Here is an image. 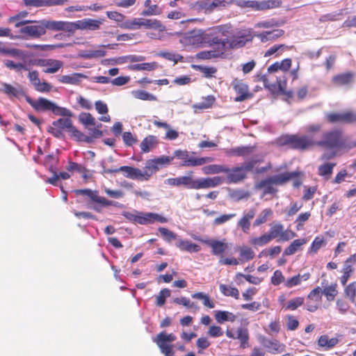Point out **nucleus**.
<instances>
[{
  "label": "nucleus",
  "mask_w": 356,
  "mask_h": 356,
  "mask_svg": "<svg viewBox=\"0 0 356 356\" xmlns=\"http://www.w3.org/2000/svg\"><path fill=\"white\" fill-rule=\"evenodd\" d=\"M175 179L176 186H184L188 189L195 190L214 188L222 184L224 181L221 177L194 179L192 176H181Z\"/></svg>",
  "instance_id": "obj_1"
},
{
  "label": "nucleus",
  "mask_w": 356,
  "mask_h": 356,
  "mask_svg": "<svg viewBox=\"0 0 356 356\" xmlns=\"http://www.w3.org/2000/svg\"><path fill=\"white\" fill-rule=\"evenodd\" d=\"M26 100L37 111H50L58 115L67 117L72 115V112L69 109L60 107L45 98L40 97L37 100H33L31 97H27Z\"/></svg>",
  "instance_id": "obj_2"
},
{
  "label": "nucleus",
  "mask_w": 356,
  "mask_h": 356,
  "mask_svg": "<svg viewBox=\"0 0 356 356\" xmlns=\"http://www.w3.org/2000/svg\"><path fill=\"white\" fill-rule=\"evenodd\" d=\"M15 27H21L19 33L31 39H38L46 34L43 19L40 21H20Z\"/></svg>",
  "instance_id": "obj_3"
},
{
  "label": "nucleus",
  "mask_w": 356,
  "mask_h": 356,
  "mask_svg": "<svg viewBox=\"0 0 356 356\" xmlns=\"http://www.w3.org/2000/svg\"><path fill=\"white\" fill-rule=\"evenodd\" d=\"M234 3L241 8H251L253 10H266L279 8L282 1L280 0H234Z\"/></svg>",
  "instance_id": "obj_4"
},
{
  "label": "nucleus",
  "mask_w": 356,
  "mask_h": 356,
  "mask_svg": "<svg viewBox=\"0 0 356 356\" xmlns=\"http://www.w3.org/2000/svg\"><path fill=\"white\" fill-rule=\"evenodd\" d=\"M194 153L192 152L191 154L186 150L177 149L173 152L172 157H173V159H178L183 161V163L181 164V165L185 167L200 166L207 163H211L214 160L213 157L209 156L196 158L192 155Z\"/></svg>",
  "instance_id": "obj_5"
},
{
  "label": "nucleus",
  "mask_w": 356,
  "mask_h": 356,
  "mask_svg": "<svg viewBox=\"0 0 356 356\" xmlns=\"http://www.w3.org/2000/svg\"><path fill=\"white\" fill-rule=\"evenodd\" d=\"M123 28L129 30H137L141 28L146 29H159L162 30V23L156 19H146V18H134L126 20L122 26Z\"/></svg>",
  "instance_id": "obj_6"
},
{
  "label": "nucleus",
  "mask_w": 356,
  "mask_h": 356,
  "mask_svg": "<svg viewBox=\"0 0 356 356\" xmlns=\"http://www.w3.org/2000/svg\"><path fill=\"white\" fill-rule=\"evenodd\" d=\"M282 144L289 145L293 149L305 150L316 145L312 136L289 135L282 138Z\"/></svg>",
  "instance_id": "obj_7"
},
{
  "label": "nucleus",
  "mask_w": 356,
  "mask_h": 356,
  "mask_svg": "<svg viewBox=\"0 0 356 356\" xmlns=\"http://www.w3.org/2000/svg\"><path fill=\"white\" fill-rule=\"evenodd\" d=\"M177 339L176 336L172 333L161 332L159 333L153 341L156 343L161 353L165 356H174V345L172 343Z\"/></svg>",
  "instance_id": "obj_8"
},
{
  "label": "nucleus",
  "mask_w": 356,
  "mask_h": 356,
  "mask_svg": "<svg viewBox=\"0 0 356 356\" xmlns=\"http://www.w3.org/2000/svg\"><path fill=\"white\" fill-rule=\"evenodd\" d=\"M316 145L329 149L341 147L343 145L341 134L337 130L325 133L321 140L316 141Z\"/></svg>",
  "instance_id": "obj_9"
},
{
  "label": "nucleus",
  "mask_w": 356,
  "mask_h": 356,
  "mask_svg": "<svg viewBox=\"0 0 356 356\" xmlns=\"http://www.w3.org/2000/svg\"><path fill=\"white\" fill-rule=\"evenodd\" d=\"M210 44L215 46L213 49L202 51L199 54V57L202 59H211L213 58L222 57L226 51V44L222 39L218 37H213L210 40Z\"/></svg>",
  "instance_id": "obj_10"
},
{
  "label": "nucleus",
  "mask_w": 356,
  "mask_h": 356,
  "mask_svg": "<svg viewBox=\"0 0 356 356\" xmlns=\"http://www.w3.org/2000/svg\"><path fill=\"white\" fill-rule=\"evenodd\" d=\"M117 44H108L107 45L95 46L92 49L81 50L79 51L78 56L83 59H93L104 57L106 51L105 48L113 49Z\"/></svg>",
  "instance_id": "obj_11"
},
{
  "label": "nucleus",
  "mask_w": 356,
  "mask_h": 356,
  "mask_svg": "<svg viewBox=\"0 0 356 356\" xmlns=\"http://www.w3.org/2000/svg\"><path fill=\"white\" fill-rule=\"evenodd\" d=\"M76 195H82L88 196L90 200L93 202L97 203L104 207L114 206L116 207L118 202L108 200L104 197H101L98 195L97 191H92L91 189H78L74 191Z\"/></svg>",
  "instance_id": "obj_12"
},
{
  "label": "nucleus",
  "mask_w": 356,
  "mask_h": 356,
  "mask_svg": "<svg viewBox=\"0 0 356 356\" xmlns=\"http://www.w3.org/2000/svg\"><path fill=\"white\" fill-rule=\"evenodd\" d=\"M102 23L103 19H94L90 18L72 22V34L79 29L90 31L98 30Z\"/></svg>",
  "instance_id": "obj_13"
},
{
  "label": "nucleus",
  "mask_w": 356,
  "mask_h": 356,
  "mask_svg": "<svg viewBox=\"0 0 356 356\" xmlns=\"http://www.w3.org/2000/svg\"><path fill=\"white\" fill-rule=\"evenodd\" d=\"M43 21L46 33L47 30H49L53 31H63L70 35L72 34V22L56 21L46 19H44Z\"/></svg>",
  "instance_id": "obj_14"
},
{
  "label": "nucleus",
  "mask_w": 356,
  "mask_h": 356,
  "mask_svg": "<svg viewBox=\"0 0 356 356\" xmlns=\"http://www.w3.org/2000/svg\"><path fill=\"white\" fill-rule=\"evenodd\" d=\"M35 64L40 67H46L43 72L47 74L56 73L63 66V63L61 60L51 58L38 59Z\"/></svg>",
  "instance_id": "obj_15"
},
{
  "label": "nucleus",
  "mask_w": 356,
  "mask_h": 356,
  "mask_svg": "<svg viewBox=\"0 0 356 356\" xmlns=\"http://www.w3.org/2000/svg\"><path fill=\"white\" fill-rule=\"evenodd\" d=\"M104 171L108 172H124V176L132 179L144 180L143 171L138 168L130 166H121L119 168H106Z\"/></svg>",
  "instance_id": "obj_16"
},
{
  "label": "nucleus",
  "mask_w": 356,
  "mask_h": 356,
  "mask_svg": "<svg viewBox=\"0 0 356 356\" xmlns=\"http://www.w3.org/2000/svg\"><path fill=\"white\" fill-rule=\"evenodd\" d=\"M227 171H225V173L227 174L226 178L228 184H237L243 181L247 177V175L241 165L232 169L227 167Z\"/></svg>",
  "instance_id": "obj_17"
},
{
  "label": "nucleus",
  "mask_w": 356,
  "mask_h": 356,
  "mask_svg": "<svg viewBox=\"0 0 356 356\" xmlns=\"http://www.w3.org/2000/svg\"><path fill=\"white\" fill-rule=\"evenodd\" d=\"M233 88L238 94L234 98L235 102H243L251 97V94L248 91V86L238 79H234L232 82Z\"/></svg>",
  "instance_id": "obj_18"
},
{
  "label": "nucleus",
  "mask_w": 356,
  "mask_h": 356,
  "mask_svg": "<svg viewBox=\"0 0 356 356\" xmlns=\"http://www.w3.org/2000/svg\"><path fill=\"white\" fill-rule=\"evenodd\" d=\"M193 238L208 245L211 248L212 254L214 255H220L228 248L227 243L224 241L214 239L202 240L197 237H193Z\"/></svg>",
  "instance_id": "obj_19"
},
{
  "label": "nucleus",
  "mask_w": 356,
  "mask_h": 356,
  "mask_svg": "<svg viewBox=\"0 0 356 356\" xmlns=\"http://www.w3.org/2000/svg\"><path fill=\"white\" fill-rule=\"evenodd\" d=\"M326 119L331 123L335 122H353V113L345 112L341 113H332L326 114Z\"/></svg>",
  "instance_id": "obj_20"
},
{
  "label": "nucleus",
  "mask_w": 356,
  "mask_h": 356,
  "mask_svg": "<svg viewBox=\"0 0 356 356\" xmlns=\"http://www.w3.org/2000/svg\"><path fill=\"white\" fill-rule=\"evenodd\" d=\"M256 211L251 209L243 213L242 218L238 220L237 225L241 227L244 233H248L250 227V221L254 217Z\"/></svg>",
  "instance_id": "obj_21"
},
{
  "label": "nucleus",
  "mask_w": 356,
  "mask_h": 356,
  "mask_svg": "<svg viewBox=\"0 0 356 356\" xmlns=\"http://www.w3.org/2000/svg\"><path fill=\"white\" fill-rule=\"evenodd\" d=\"M254 146H239L226 149L225 153L227 156H245L253 152Z\"/></svg>",
  "instance_id": "obj_22"
},
{
  "label": "nucleus",
  "mask_w": 356,
  "mask_h": 356,
  "mask_svg": "<svg viewBox=\"0 0 356 356\" xmlns=\"http://www.w3.org/2000/svg\"><path fill=\"white\" fill-rule=\"evenodd\" d=\"M340 338L341 335L330 338L327 334H323L318 338V345L325 350H330L339 343Z\"/></svg>",
  "instance_id": "obj_23"
},
{
  "label": "nucleus",
  "mask_w": 356,
  "mask_h": 356,
  "mask_svg": "<svg viewBox=\"0 0 356 356\" xmlns=\"http://www.w3.org/2000/svg\"><path fill=\"white\" fill-rule=\"evenodd\" d=\"M284 31L282 29H275L271 31H265L260 33H255L254 36L260 39L262 42H266L268 40H275L278 38L282 36Z\"/></svg>",
  "instance_id": "obj_24"
},
{
  "label": "nucleus",
  "mask_w": 356,
  "mask_h": 356,
  "mask_svg": "<svg viewBox=\"0 0 356 356\" xmlns=\"http://www.w3.org/2000/svg\"><path fill=\"white\" fill-rule=\"evenodd\" d=\"M226 44V50L227 49H235L243 47L248 39H246L243 35H238L230 37L229 38H226L222 40Z\"/></svg>",
  "instance_id": "obj_25"
},
{
  "label": "nucleus",
  "mask_w": 356,
  "mask_h": 356,
  "mask_svg": "<svg viewBox=\"0 0 356 356\" xmlns=\"http://www.w3.org/2000/svg\"><path fill=\"white\" fill-rule=\"evenodd\" d=\"M296 176L297 173L296 172H291L275 175L268 178L274 185H283Z\"/></svg>",
  "instance_id": "obj_26"
},
{
  "label": "nucleus",
  "mask_w": 356,
  "mask_h": 356,
  "mask_svg": "<svg viewBox=\"0 0 356 356\" xmlns=\"http://www.w3.org/2000/svg\"><path fill=\"white\" fill-rule=\"evenodd\" d=\"M263 344L273 354L282 353L285 348V346L277 340L264 339Z\"/></svg>",
  "instance_id": "obj_27"
},
{
  "label": "nucleus",
  "mask_w": 356,
  "mask_h": 356,
  "mask_svg": "<svg viewBox=\"0 0 356 356\" xmlns=\"http://www.w3.org/2000/svg\"><path fill=\"white\" fill-rule=\"evenodd\" d=\"M86 76L81 73H73L68 75H63L58 81L63 83L76 85L81 81L82 79H86Z\"/></svg>",
  "instance_id": "obj_28"
},
{
  "label": "nucleus",
  "mask_w": 356,
  "mask_h": 356,
  "mask_svg": "<svg viewBox=\"0 0 356 356\" xmlns=\"http://www.w3.org/2000/svg\"><path fill=\"white\" fill-rule=\"evenodd\" d=\"M0 91L8 95L9 98L18 97L22 94V90L19 86L14 87L6 83H1Z\"/></svg>",
  "instance_id": "obj_29"
},
{
  "label": "nucleus",
  "mask_w": 356,
  "mask_h": 356,
  "mask_svg": "<svg viewBox=\"0 0 356 356\" xmlns=\"http://www.w3.org/2000/svg\"><path fill=\"white\" fill-rule=\"evenodd\" d=\"M159 169L154 159L147 161L144 170L143 171L144 180H148L153 173L156 172Z\"/></svg>",
  "instance_id": "obj_30"
},
{
  "label": "nucleus",
  "mask_w": 356,
  "mask_h": 356,
  "mask_svg": "<svg viewBox=\"0 0 356 356\" xmlns=\"http://www.w3.org/2000/svg\"><path fill=\"white\" fill-rule=\"evenodd\" d=\"M255 187L257 189H263L264 195L274 194L277 191V188L274 186V184L271 183V181L268 177L257 183Z\"/></svg>",
  "instance_id": "obj_31"
},
{
  "label": "nucleus",
  "mask_w": 356,
  "mask_h": 356,
  "mask_svg": "<svg viewBox=\"0 0 356 356\" xmlns=\"http://www.w3.org/2000/svg\"><path fill=\"white\" fill-rule=\"evenodd\" d=\"M177 247L182 251L188 252H197L200 250V247L188 240H179L176 244Z\"/></svg>",
  "instance_id": "obj_32"
},
{
  "label": "nucleus",
  "mask_w": 356,
  "mask_h": 356,
  "mask_svg": "<svg viewBox=\"0 0 356 356\" xmlns=\"http://www.w3.org/2000/svg\"><path fill=\"white\" fill-rule=\"evenodd\" d=\"M158 143V139L154 136H148L140 143V149L143 152H149L154 148Z\"/></svg>",
  "instance_id": "obj_33"
},
{
  "label": "nucleus",
  "mask_w": 356,
  "mask_h": 356,
  "mask_svg": "<svg viewBox=\"0 0 356 356\" xmlns=\"http://www.w3.org/2000/svg\"><path fill=\"white\" fill-rule=\"evenodd\" d=\"M310 277L309 273H305L303 275H297L293 276L289 279H288L285 282L284 285L287 288H291L293 286L299 285L301 284L302 281H307Z\"/></svg>",
  "instance_id": "obj_34"
},
{
  "label": "nucleus",
  "mask_w": 356,
  "mask_h": 356,
  "mask_svg": "<svg viewBox=\"0 0 356 356\" xmlns=\"http://www.w3.org/2000/svg\"><path fill=\"white\" fill-rule=\"evenodd\" d=\"M306 243L307 239L305 238H299L294 240L291 243V245L287 248L285 249L283 255L288 256L295 254L299 250V248Z\"/></svg>",
  "instance_id": "obj_35"
},
{
  "label": "nucleus",
  "mask_w": 356,
  "mask_h": 356,
  "mask_svg": "<svg viewBox=\"0 0 356 356\" xmlns=\"http://www.w3.org/2000/svg\"><path fill=\"white\" fill-rule=\"evenodd\" d=\"M202 172L204 175H214L227 171V167L222 165L211 164L204 166L202 168Z\"/></svg>",
  "instance_id": "obj_36"
},
{
  "label": "nucleus",
  "mask_w": 356,
  "mask_h": 356,
  "mask_svg": "<svg viewBox=\"0 0 356 356\" xmlns=\"http://www.w3.org/2000/svg\"><path fill=\"white\" fill-rule=\"evenodd\" d=\"M236 316L227 311H216L215 318L219 323H222L225 321L234 322L236 320Z\"/></svg>",
  "instance_id": "obj_37"
},
{
  "label": "nucleus",
  "mask_w": 356,
  "mask_h": 356,
  "mask_svg": "<svg viewBox=\"0 0 356 356\" xmlns=\"http://www.w3.org/2000/svg\"><path fill=\"white\" fill-rule=\"evenodd\" d=\"M158 65L155 62L134 64L128 66V69L134 71H152L156 69Z\"/></svg>",
  "instance_id": "obj_38"
},
{
  "label": "nucleus",
  "mask_w": 356,
  "mask_h": 356,
  "mask_svg": "<svg viewBox=\"0 0 356 356\" xmlns=\"http://www.w3.org/2000/svg\"><path fill=\"white\" fill-rule=\"evenodd\" d=\"M288 49V47L285 44L273 45L264 53V57H268L271 56L277 57L282 54V53Z\"/></svg>",
  "instance_id": "obj_39"
},
{
  "label": "nucleus",
  "mask_w": 356,
  "mask_h": 356,
  "mask_svg": "<svg viewBox=\"0 0 356 356\" xmlns=\"http://www.w3.org/2000/svg\"><path fill=\"white\" fill-rule=\"evenodd\" d=\"M132 95L138 99L144 101H156L157 98L155 95L143 90H136L131 92Z\"/></svg>",
  "instance_id": "obj_40"
},
{
  "label": "nucleus",
  "mask_w": 356,
  "mask_h": 356,
  "mask_svg": "<svg viewBox=\"0 0 356 356\" xmlns=\"http://www.w3.org/2000/svg\"><path fill=\"white\" fill-rule=\"evenodd\" d=\"M335 165L334 163H326L321 165L318 168V175L324 177L325 179H329Z\"/></svg>",
  "instance_id": "obj_41"
},
{
  "label": "nucleus",
  "mask_w": 356,
  "mask_h": 356,
  "mask_svg": "<svg viewBox=\"0 0 356 356\" xmlns=\"http://www.w3.org/2000/svg\"><path fill=\"white\" fill-rule=\"evenodd\" d=\"M229 196L232 200L238 202L249 198L250 197V192L243 189H236L230 191Z\"/></svg>",
  "instance_id": "obj_42"
},
{
  "label": "nucleus",
  "mask_w": 356,
  "mask_h": 356,
  "mask_svg": "<svg viewBox=\"0 0 356 356\" xmlns=\"http://www.w3.org/2000/svg\"><path fill=\"white\" fill-rule=\"evenodd\" d=\"M215 97L213 95H208L203 98L202 102L193 105L194 108L197 109H207L211 108L215 102Z\"/></svg>",
  "instance_id": "obj_43"
},
{
  "label": "nucleus",
  "mask_w": 356,
  "mask_h": 356,
  "mask_svg": "<svg viewBox=\"0 0 356 356\" xmlns=\"http://www.w3.org/2000/svg\"><path fill=\"white\" fill-rule=\"evenodd\" d=\"M220 291L226 296H232L236 299L239 298V291L236 288L221 284Z\"/></svg>",
  "instance_id": "obj_44"
},
{
  "label": "nucleus",
  "mask_w": 356,
  "mask_h": 356,
  "mask_svg": "<svg viewBox=\"0 0 356 356\" xmlns=\"http://www.w3.org/2000/svg\"><path fill=\"white\" fill-rule=\"evenodd\" d=\"M271 238L268 234H265L259 237H253L250 240V243L254 246H264L271 241Z\"/></svg>",
  "instance_id": "obj_45"
},
{
  "label": "nucleus",
  "mask_w": 356,
  "mask_h": 356,
  "mask_svg": "<svg viewBox=\"0 0 356 356\" xmlns=\"http://www.w3.org/2000/svg\"><path fill=\"white\" fill-rule=\"evenodd\" d=\"M239 254L242 261H250L254 257V252L248 246H243L239 248Z\"/></svg>",
  "instance_id": "obj_46"
},
{
  "label": "nucleus",
  "mask_w": 356,
  "mask_h": 356,
  "mask_svg": "<svg viewBox=\"0 0 356 356\" xmlns=\"http://www.w3.org/2000/svg\"><path fill=\"white\" fill-rule=\"evenodd\" d=\"M273 215V211L270 209H265L263 210L257 219L254 222V226H259L261 224L265 223L269 217H270Z\"/></svg>",
  "instance_id": "obj_47"
},
{
  "label": "nucleus",
  "mask_w": 356,
  "mask_h": 356,
  "mask_svg": "<svg viewBox=\"0 0 356 356\" xmlns=\"http://www.w3.org/2000/svg\"><path fill=\"white\" fill-rule=\"evenodd\" d=\"M353 74L350 73H346L335 76L333 78V81L338 85H346L350 83L353 80Z\"/></svg>",
  "instance_id": "obj_48"
},
{
  "label": "nucleus",
  "mask_w": 356,
  "mask_h": 356,
  "mask_svg": "<svg viewBox=\"0 0 356 356\" xmlns=\"http://www.w3.org/2000/svg\"><path fill=\"white\" fill-rule=\"evenodd\" d=\"M263 159L261 158H252L250 160L243 163L241 166L243 168L244 171L247 174L248 172H251L254 170L255 166L262 162Z\"/></svg>",
  "instance_id": "obj_49"
},
{
  "label": "nucleus",
  "mask_w": 356,
  "mask_h": 356,
  "mask_svg": "<svg viewBox=\"0 0 356 356\" xmlns=\"http://www.w3.org/2000/svg\"><path fill=\"white\" fill-rule=\"evenodd\" d=\"M79 121L85 126H96L95 118L89 113H82L79 116Z\"/></svg>",
  "instance_id": "obj_50"
},
{
  "label": "nucleus",
  "mask_w": 356,
  "mask_h": 356,
  "mask_svg": "<svg viewBox=\"0 0 356 356\" xmlns=\"http://www.w3.org/2000/svg\"><path fill=\"white\" fill-rule=\"evenodd\" d=\"M239 339L241 341V346L243 348L246 347L248 344L249 336L248 330L243 328H239L237 330V334L235 337V339Z\"/></svg>",
  "instance_id": "obj_51"
},
{
  "label": "nucleus",
  "mask_w": 356,
  "mask_h": 356,
  "mask_svg": "<svg viewBox=\"0 0 356 356\" xmlns=\"http://www.w3.org/2000/svg\"><path fill=\"white\" fill-rule=\"evenodd\" d=\"M163 29L160 30L159 29H150L154 31H150L147 33V36L153 40H162L165 38L164 32L165 31V26L162 24Z\"/></svg>",
  "instance_id": "obj_52"
},
{
  "label": "nucleus",
  "mask_w": 356,
  "mask_h": 356,
  "mask_svg": "<svg viewBox=\"0 0 356 356\" xmlns=\"http://www.w3.org/2000/svg\"><path fill=\"white\" fill-rule=\"evenodd\" d=\"M213 31L214 33H221L223 36L229 38L232 36V26L229 24L217 26L213 28Z\"/></svg>",
  "instance_id": "obj_53"
},
{
  "label": "nucleus",
  "mask_w": 356,
  "mask_h": 356,
  "mask_svg": "<svg viewBox=\"0 0 356 356\" xmlns=\"http://www.w3.org/2000/svg\"><path fill=\"white\" fill-rule=\"evenodd\" d=\"M52 124L54 127L60 128V129H67V131L70 130V129L73 127L72 120L69 118H60L56 121H54Z\"/></svg>",
  "instance_id": "obj_54"
},
{
  "label": "nucleus",
  "mask_w": 356,
  "mask_h": 356,
  "mask_svg": "<svg viewBox=\"0 0 356 356\" xmlns=\"http://www.w3.org/2000/svg\"><path fill=\"white\" fill-rule=\"evenodd\" d=\"M159 232L162 238L168 242H170L172 240L176 239L177 237L176 234L165 227H160L159 229Z\"/></svg>",
  "instance_id": "obj_55"
},
{
  "label": "nucleus",
  "mask_w": 356,
  "mask_h": 356,
  "mask_svg": "<svg viewBox=\"0 0 356 356\" xmlns=\"http://www.w3.org/2000/svg\"><path fill=\"white\" fill-rule=\"evenodd\" d=\"M345 295L348 297L351 302H355V298L356 296V282L349 284L345 289Z\"/></svg>",
  "instance_id": "obj_56"
},
{
  "label": "nucleus",
  "mask_w": 356,
  "mask_h": 356,
  "mask_svg": "<svg viewBox=\"0 0 356 356\" xmlns=\"http://www.w3.org/2000/svg\"><path fill=\"white\" fill-rule=\"evenodd\" d=\"M170 290L168 289H162L156 296V304L157 306L161 307L165 304V298L170 297Z\"/></svg>",
  "instance_id": "obj_57"
},
{
  "label": "nucleus",
  "mask_w": 356,
  "mask_h": 356,
  "mask_svg": "<svg viewBox=\"0 0 356 356\" xmlns=\"http://www.w3.org/2000/svg\"><path fill=\"white\" fill-rule=\"evenodd\" d=\"M284 229V226L280 223H277L271 226L268 235L271 239L275 238L280 236L282 232Z\"/></svg>",
  "instance_id": "obj_58"
},
{
  "label": "nucleus",
  "mask_w": 356,
  "mask_h": 356,
  "mask_svg": "<svg viewBox=\"0 0 356 356\" xmlns=\"http://www.w3.org/2000/svg\"><path fill=\"white\" fill-rule=\"evenodd\" d=\"M158 56L168 60L174 61L175 63H177L178 60H180L182 58V56L179 54L169 51H160L158 53Z\"/></svg>",
  "instance_id": "obj_59"
},
{
  "label": "nucleus",
  "mask_w": 356,
  "mask_h": 356,
  "mask_svg": "<svg viewBox=\"0 0 356 356\" xmlns=\"http://www.w3.org/2000/svg\"><path fill=\"white\" fill-rule=\"evenodd\" d=\"M1 51L4 54L16 58H23L25 56L22 50L15 48H3L1 49Z\"/></svg>",
  "instance_id": "obj_60"
},
{
  "label": "nucleus",
  "mask_w": 356,
  "mask_h": 356,
  "mask_svg": "<svg viewBox=\"0 0 356 356\" xmlns=\"http://www.w3.org/2000/svg\"><path fill=\"white\" fill-rule=\"evenodd\" d=\"M174 302L178 305H182L188 308H194L195 310L198 309V307H197L194 302L185 297L176 298L174 299Z\"/></svg>",
  "instance_id": "obj_61"
},
{
  "label": "nucleus",
  "mask_w": 356,
  "mask_h": 356,
  "mask_svg": "<svg viewBox=\"0 0 356 356\" xmlns=\"http://www.w3.org/2000/svg\"><path fill=\"white\" fill-rule=\"evenodd\" d=\"M285 318L287 330L293 331L298 328L299 322L294 316L291 315H287L286 316Z\"/></svg>",
  "instance_id": "obj_62"
},
{
  "label": "nucleus",
  "mask_w": 356,
  "mask_h": 356,
  "mask_svg": "<svg viewBox=\"0 0 356 356\" xmlns=\"http://www.w3.org/2000/svg\"><path fill=\"white\" fill-rule=\"evenodd\" d=\"M310 216V212L302 213L298 216L296 220V222L297 223L298 230H301L303 228L304 223L309 220Z\"/></svg>",
  "instance_id": "obj_63"
},
{
  "label": "nucleus",
  "mask_w": 356,
  "mask_h": 356,
  "mask_svg": "<svg viewBox=\"0 0 356 356\" xmlns=\"http://www.w3.org/2000/svg\"><path fill=\"white\" fill-rule=\"evenodd\" d=\"M322 293H323L328 301H332L334 300L335 296L337 295V290L335 285H331L327 287H325L323 290H322Z\"/></svg>",
  "instance_id": "obj_64"
}]
</instances>
